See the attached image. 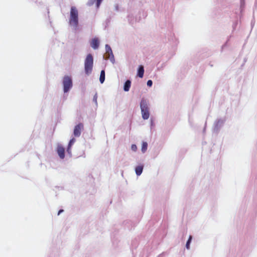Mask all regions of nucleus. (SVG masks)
I'll return each instance as SVG.
<instances>
[{"label":"nucleus","mask_w":257,"mask_h":257,"mask_svg":"<svg viewBox=\"0 0 257 257\" xmlns=\"http://www.w3.org/2000/svg\"><path fill=\"white\" fill-rule=\"evenodd\" d=\"M143 170V166L142 165H139L136 167L135 169L136 173L138 176L140 175Z\"/></svg>","instance_id":"10"},{"label":"nucleus","mask_w":257,"mask_h":257,"mask_svg":"<svg viewBox=\"0 0 257 257\" xmlns=\"http://www.w3.org/2000/svg\"><path fill=\"white\" fill-rule=\"evenodd\" d=\"M63 84L64 92H67L72 86V81L70 77L65 76L63 78Z\"/></svg>","instance_id":"4"},{"label":"nucleus","mask_w":257,"mask_h":257,"mask_svg":"<svg viewBox=\"0 0 257 257\" xmlns=\"http://www.w3.org/2000/svg\"><path fill=\"white\" fill-rule=\"evenodd\" d=\"M102 0H96V7L98 8L102 2Z\"/></svg>","instance_id":"16"},{"label":"nucleus","mask_w":257,"mask_h":257,"mask_svg":"<svg viewBox=\"0 0 257 257\" xmlns=\"http://www.w3.org/2000/svg\"><path fill=\"white\" fill-rule=\"evenodd\" d=\"M192 236L191 235H190L189 236V237L188 238V241H187V243H186V247L187 249H189L190 247H189V245H190V243L191 241V240H192Z\"/></svg>","instance_id":"15"},{"label":"nucleus","mask_w":257,"mask_h":257,"mask_svg":"<svg viewBox=\"0 0 257 257\" xmlns=\"http://www.w3.org/2000/svg\"><path fill=\"white\" fill-rule=\"evenodd\" d=\"M63 212V209H60L59 211H58V215H60L61 213Z\"/></svg>","instance_id":"20"},{"label":"nucleus","mask_w":257,"mask_h":257,"mask_svg":"<svg viewBox=\"0 0 257 257\" xmlns=\"http://www.w3.org/2000/svg\"><path fill=\"white\" fill-rule=\"evenodd\" d=\"M153 84V82L151 80H149L147 81V85L149 87L152 86Z\"/></svg>","instance_id":"18"},{"label":"nucleus","mask_w":257,"mask_h":257,"mask_svg":"<svg viewBox=\"0 0 257 257\" xmlns=\"http://www.w3.org/2000/svg\"><path fill=\"white\" fill-rule=\"evenodd\" d=\"M140 105L142 117L144 119H148L150 116L148 102L146 100L143 99L141 100Z\"/></svg>","instance_id":"3"},{"label":"nucleus","mask_w":257,"mask_h":257,"mask_svg":"<svg viewBox=\"0 0 257 257\" xmlns=\"http://www.w3.org/2000/svg\"><path fill=\"white\" fill-rule=\"evenodd\" d=\"M75 139L74 138H72L70 140L68 146V148H67V152L68 153H69V151L71 149V147L72 145L75 143Z\"/></svg>","instance_id":"13"},{"label":"nucleus","mask_w":257,"mask_h":257,"mask_svg":"<svg viewBox=\"0 0 257 257\" xmlns=\"http://www.w3.org/2000/svg\"><path fill=\"white\" fill-rule=\"evenodd\" d=\"M105 50H106V53H105V57L106 58H113V55L112 54V52L111 50V49L110 47L106 44L105 45Z\"/></svg>","instance_id":"7"},{"label":"nucleus","mask_w":257,"mask_h":257,"mask_svg":"<svg viewBox=\"0 0 257 257\" xmlns=\"http://www.w3.org/2000/svg\"><path fill=\"white\" fill-rule=\"evenodd\" d=\"M93 66V58L91 54L87 55L84 61V70L87 75H89L92 71Z\"/></svg>","instance_id":"2"},{"label":"nucleus","mask_w":257,"mask_h":257,"mask_svg":"<svg viewBox=\"0 0 257 257\" xmlns=\"http://www.w3.org/2000/svg\"><path fill=\"white\" fill-rule=\"evenodd\" d=\"M99 43L98 38H94L91 40L90 42V45L94 49H97L99 47Z\"/></svg>","instance_id":"8"},{"label":"nucleus","mask_w":257,"mask_h":257,"mask_svg":"<svg viewBox=\"0 0 257 257\" xmlns=\"http://www.w3.org/2000/svg\"><path fill=\"white\" fill-rule=\"evenodd\" d=\"M144 67L142 65L140 66L138 71V75L140 78H142L144 76Z\"/></svg>","instance_id":"11"},{"label":"nucleus","mask_w":257,"mask_h":257,"mask_svg":"<svg viewBox=\"0 0 257 257\" xmlns=\"http://www.w3.org/2000/svg\"><path fill=\"white\" fill-rule=\"evenodd\" d=\"M148 144L146 142H143L142 146V151L144 153L147 149Z\"/></svg>","instance_id":"14"},{"label":"nucleus","mask_w":257,"mask_h":257,"mask_svg":"<svg viewBox=\"0 0 257 257\" xmlns=\"http://www.w3.org/2000/svg\"><path fill=\"white\" fill-rule=\"evenodd\" d=\"M57 152L61 159H63L64 158L65 149L63 146H62L61 145H58L57 148Z\"/></svg>","instance_id":"6"},{"label":"nucleus","mask_w":257,"mask_h":257,"mask_svg":"<svg viewBox=\"0 0 257 257\" xmlns=\"http://www.w3.org/2000/svg\"><path fill=\"white\" fill-rule=\"evenodd\" d=\"M69 24L75 30L77 29L79 24L78 11L75 7L71 8Z\"/></svg>","instance_id":"1"},{"label":"nucleus","mask_w":257,"mask_h":257,"mask_svg":"<svg viewBox=\"0 0 257 257\" xmlns=\"http://www.w3.org/2000/svg\"><path fill=\"white\" fill-rule=\"evenodd\" d=\"M97 95L95 94L94 97H93V101H95V102L96 103H97Z\"/></svg>","instance_id":"19"},{"label":"nucleus","mask_w":257,"mask_h":257,"mask_svg":"<svg viewBox=\"0 0 257 257\" xmlns=\"http://www.w3.org/2000/svg\"><path fill=\"white\" fill-rule=\"evenodd\" d=\"M131 84V81L130 80H127L125 81L123 87V89L125 91H128L130 90Z\"/></svg>","instance_id":"9"},{"label":"nucleus","mask_w":257,"mask_h":257,"mask_svg":"<svg viewBox=\"0 0 257 257\" xmlns=\"http://www.w3.org/2000/svg\"><path fill=\"white\" fill-rule=\"evenodd\" d=\"M92 4H93V3H91V4L89 3V5H92Z\"/></svg>","instance_id":"21"},{"label":"nucleus","mask_w":257,"mask_h":257,"mask_svg":"<svg viewBox=\"0 0 257 257\" xmlns=\"http://www.w3.org/2000/svg\"><path fill=\"white\" fill-rule=\"evenodd\" d=\"M131 149L133 151L135 152L137 150V147L136 145H132L131 146Z\"/></svg>","instance_id":"17"},{"label":"nucleus","mask_w":257,"mask_h":257,"mask_svg":"<svg viewBox=\"0 0 257 257\" xmlns=\"http://www.w3.org/2000/svg\"><path fill=\"white\" fill-rule=\"evenodd\" d=\"M83 128V125L80 123L76 125L74 129L73 134L75 137H79L81 135V130Z\"/></svg>","instance_id":"5"},{"label":"nucleus","mask_w":257,"mask_h":257,"mask_svg":"<svg viewBox=\"0 0 257 257\" xmlns=\"http://www.w3.org/2000/svg\"><path fill=\"white\" fill-rule=\"evenodd\" d=\"M105 80V71L104 70H102L101 71L100 77H99V81L101 83H103Z\"/></svg>","instance_id":"12"}]
</instances>
